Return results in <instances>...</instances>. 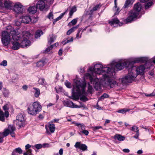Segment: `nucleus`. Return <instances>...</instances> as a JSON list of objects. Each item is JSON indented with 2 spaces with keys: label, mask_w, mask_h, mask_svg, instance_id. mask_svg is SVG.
Returning a JSON list of instances; mask_svg holds the SVG:
<instances>
[{
  "label": "nucleus",
  "mask_w": 155,
  "mask_h": 155,
  "mask_svg": "<svg viewBox=\"0 0 155 155\" xmlns=\"http://www.w3.org/2000/svg\"><path fill=\"white\" fill-rule=\"evenodd\" d=\"M102 127L101 126H95L93 127L94 130H97L100 128H101Z\"/></svg>",
  "instance_id": "obj_61"
},
{
  "label": "nucleus",
  "mask_w": 155,
  "mask_h": 155,
  "mask_svg": "<svg viewBox=\"0 0 155 155\" xmlns=\"http://www.w3.org/2000/svg\"><path fill=\"white\" fill-rule=\"evenodd\" d=\"M22 38L26 39H29L32 35L28 31H26L22 33Z\"/></svg>",
  "instance_id": "obj_23"
},
{
  "label": "nucleus",
  "mask_w": 155,
  "mask_h": 155,
  "mask_svg": "<svg viewBox=\"0 0 155 155\" xmlns=\"http://www.w3.org/2000/svg\"><path fill=\"white\" fill-rule=\"evenodd\" d=\"M77 19H74L72 20L68 24V25H75L77 23Z\"/></svg>",
  "instance_id": "obj_41"
},
{
  "label": "nucleus",
  "mask_w": 155,
  "mask_h": 155,
  "mask_svg": "<svg viewBox=\"0 0 155 155\" xmlns=\"http://www.w3.org/2000/svg\"><path fill=\"white\" fill-rule=\"evenodd\" d=\"M81 101H85L88 100V99L85 96L83 95L80 98Z\"/></svg>",
  "instance_id": "obj_45"
},
{
  "label": "nucleus",
  "mask_w": 155,
  "mask_h": 155,
  "mask_svg": "<svg viewBox=\"0 0 155 155\" xmlns=\"http://www.w3.org/2000/svg\"><path fill=\"white\" fill-rule=\"evenodd\" d=\"M73 40V37H68V38L66 39V40H64L65 43L64 44V45H65V44L70 42L72 41Z\"/></svg>",
  "instance_id": "obj_40"
},
{
  "label": "nucleus",
  "mask_w": 155,
  "mask_h": 155,
  "mask_svg": "<svg viewBox=\"0 0 155 155\" xmlns=\"http://www.w3.org/2000/svg\"><path fill=\"white\" fill-rule=\"evenodd\" d=\"M77 10V9L76 8V7L74 6L73 7L71 10H70L69 15V18H71L72 15H73L74 12H75Z\"/></svg>",
  "instance_id": "obj_32"
},
{
  "label": "nucleus",
  "mask_w": 155,
  "mask_h": 155,
  "mask_svg": "<svg viewBox=\"0 0 155 155\" xmlns=\"http://www.w3.org/2000/svg\"><path fill=\"white\" fill-rule=\"evenodd\" d=\"M35 91L34 94L35 96L36 97H38L40 94V90L39 89L35 87L33 88Z\"/></svg>",
  "instance_id": "obj_35"
},
{
  "label": "nucleus",
  "mask_w": 155,
  "mask_h": 155,
  "mask_svg": "<svg viewBox=\"0 0 155 155\" xmlns=\"http://www.w3.org/2000/svg\"><path fill=\"white\" fill-rule=\"evenodd\" d=\"M42 106L38 102H34L32 104L29 105L28 108V114L35 115L38 114L41 111Z\"/></svg>",
  "instance_id": "obj_4"
},
{
  "label": "nucleus",
  "mask_w": 155,
  "mask_h": 155,
  "mask_svg": "<svg viewBox=\"0 0 155 155\" xmlns=\"http://www.w3.org/2000/svg\"><path fill=\"white\" fill-rule=\"evenodd\" d=\"M59 153L60 155H62L63 154V150L62 148H61L60 149Z\"/></svg>",
  "instance_id": "obj_64"
},
{
  "label": "nucleus",
  "mask_w": 155,
  "mask_h": 155,
  "mask_svg": "<svg viewBox=\"0 0 155 155\" xmlns=\"http://www.w3.org/2000/svg\"><path fill=\"white\" fill-rule=\"evenodd\" d=\"M7 31H3L2 34V42L3 44L5 46L8 45L11 41V37L9 31L10 29H8L7 28Z\"/></svg>",
  "instance_id": "obj_6"
},
{
  "label": "nucleus",
  "mask_w": 155,
  "mask_h": 155,
  "mask_svg": "<svg viewBox=\"0 0 155 155\" xmlns=\"http://www.w3.org/2000/svg\"><path fill=\"white\" fill-rule=\"evenodd\" d=\"M35 148L37 149H39L42 147V145L41 144H38L35 145Z\"/></svg>",
  "instance_id": "obj_52"
},
{
  "label": "nucleus",
  "mask_w": 155,
  "mask_h": 155,
  "mask_svg": "<svg viewBox=\"0 0 155 155\" xmlns=\"http://www.w3.org/2000/svg\"><path fill=\"white\" fill-rule=\"evenodd\" d=\"M63 49L62 48H61L58 51V54L60 56H61L62 54Z\"/></svg>",
  "instance_id": "obj_59"
},
{
  "label": "nucleus",
  "mask_w": 155,
  "mask_h": 155,
  "mask_svg": "<svg viewBox=\"0 0 155 155\" xmlns=\"http://www.w3.org/2000/svg\"><path fill=\"white\" fill-rule=\"evenodd\" d=\"M45 64L44 60H41L38 61L37 63V66L38 67H43Z\"/></svg>",
  "instance_id": "obj_34"
},
{
  "label": "nucleus",
  "mask_w": 155,
  "mask_h": 155,
  "mask_svg": "<svg viewBox=\"0 0 155 155\" xmlns=\"http://www.w3.org/2000/svg\"><path fill=\"white\" fill-rule=\"evenodd\" d=\"M78 25H77L76 26L73 27L72 28L68 30L67 32V35H69L71 33L73 32L75 29L78 28Z\"/></svg>",
  "instance_id": "obj_33"
},
{
  "label": "nucleus",
  "mask_w": 155,
  "mask_h": 155,
  "mask_svg": "<svg viewBox=\"0 0 155 155\" xmlns=\"http://www.w3.org/2000/svg\"><path fill=\"white\" fill-rule=\"evenodd\" d=\"M130 109H122L121 110H119L117 111V112L119 113H121L122 114H124L127 111H129Z\"/></svg>",
  "instance_id": "obj_38"
},
{
  "label": "nucleus",
  "mask_w": 155,
  "mask_h": 155,
  "mask_svg": "<svg viewBox=\"0 0 155 155\" xmlns=\"http://www.w3.org/2000/svg\"><path fill=\"white\" fill-rule=\"evenodd\" d=\"M74 146L76 148H78L83 151L87 150V147L85 144L81 143L80 142H77L76 143Z\"/></svg>",
  "instance_id": "obj_15"
},
{
  "label": "nucleus",
  "mask_w": 155,
  "mask_h": 155,
  "mask_svg": "<svg viewBox=\"0 0 155 155\" xmlns=\"http://www.w3.org/2000/svg\"><path fill=\"white\" fill-rule=\"evenodd\" d=\"M76 126H78L79 128H81L80 132L84 134L85 135L87 136L89 134V132L87 130H85L86 126L83 123H75Z\"/></svg>",
  "instance_id": "obj_13"
},
{
  "label": "nucleus",
  "mask_w": 155,
  "mask_h": 155,
  "mask_svg": "<svg viewBox=\"0 0 155 155\" xmlns=\"http://www.w3.org/2000/svg\"><path fill=\"white\" fill-rule=\"evenodd\" d=\"M45 79L43 78H39L38 80V84H40L43 85L45 84Z\"/></svg>",
  "instance_id": "obj_43"
},
{
  "label": "nucleus",
  "mask_w": 155,
  "mask_h": 155,
  "mask_svg": "<svg viewBox=\"0 0 155 155\" xmlns=\"http://www.w3.org/2000/svg\"><path fill=\"white\" fill-rule=\"evenodd\" d=\"M139 14V13L135 10H130L128 14L127 17L124 20V22L126 24L132 22L137 18Z\"/></svg>",
  "instance_id": "obj_7"
},
{
  "label": "nucleus",
  "mask_w": 155,
  "mask_h": 155,
  "mask_svg": "<svg viewBox=\"0 0 155 155\" xmlns=\"http://www.w3.org/2000/svg\"><path fill=\"white\" fill-rule=\"evenodd\" d=\"M82 29V28H80L79 30L78 31L77 34L76 35V38L77 39H78L81 38L82 33L81 34H80V33Z\"/></svg>",
  "instance_id": "obj_47"
},
{
  "label": "nucleus",
  "mask_w": 155,
  "mask_h": 155,
  "mask_svg": "<svg viewBox=\"0 0 155 155\" xmlns=\"http://www.w3.org/2000/svg\"><path fill=\"white\" fill-rule=\"evenodd\" d=\"M133 62L129 61H126L124 62H120L116 64H111L110 65L111 68V72L112 76H113L112 72L115 69L120 70L123 69L124 67H126L128 70L129 68H131Z\"/></svg>",
  "instance_id": "obj_3"
},
{
  "label": "nucleus",
  "mask_w": 155,
  "mask_h": 155,
  "mask_svg": "<svg viewBox=\"0 0 155 155\" xmlns=\"http://www.w3.org/2000/svg\"><path fill=\"white\" fill-rule=\"evenodd\" d=\"M147 59L144 58H137L135 59L134 61H132L133 62L132 66L134 63L141 62L143 63H146L147 61Z\"/></svg>",
  "instance_id": "obj_18"
},
{
  "label": "nucleus",
  "mask_w": 155,
  "mask_h": 155,
  "mask_svg": "<svg viewBox=\"0 0 155 155\" xmlns=\"http://www.w3.org/2000/svg\"><path fill=\"white\" fill-rule=\"evenodd\" d=\"M131 130L133 131H135V132L136 131H139L138 127L136 126H134L132 127L131 129Z\"/></svg>",
  "instance_id": "obj_49"
},
{
  "label": "nucleus",
  "mask_w": 155,
  "mask_h": 155,
  "mask_svg": "<svg viewBox=\"0 0 155 155\" xmlns=\"http://www.w3.org/2000/svg\"><path fill=\"white\" fill-rule=\"evenodd\" d=\"M25 7L22 5L20 3L17 2L14 5L13 9L14 11L17 13H22L24 12Z\"/></svg>",
  "instance_id": "obj_10"
},
{
  "label": "nucleus",
  "mask_w": 155,
  "mask_h": 155,
  "mask_svg": "<svg viewBox=\"0 0 155 155\" xmlns=\"http://www.w3.org/2000/svg\"><path fill=\"white\" fill-rule=\"evenodd\" d=\"M88 87L87 91L91 93L92 92V89H93L92 87L91 86L90 84L89 83H88Z\"/></svg>",
  "instance_id": "obj_51"
},
{
  "label": "nucleus",
  "mask_w": 155,
  "mask_h": 155,
  "mask_svg": "<svg viewBox=\"0 0 155 155\" xmlns=\"http://www.w3.org/2000/svg\"><path fill=\"white\" fill-rule=\"evenodd\" d=\"M5 114L6 117H8L9 113L8 111L5 110Z\"/></svg>",
  "instance_id": "obj_63"
},
{
  "label": "nucleus",
  "mask_w": 155,
  "mask_h": 155,
  "mask_svg": "<svg viewBox=\"0 0 155 155\" xmlns=\"http://www.w3.org/2000/svg\"><path fill=\"white\" fill-rule=\"evenodd\" d=\"M94 71L97 74H102L105 83L110 88H113L117 85L116 82L114 80H111L110 78L112 77L111 69L109 67H103L100 64H96L95 65Z\"/></svg>",
  "instance_id": "obj_1"
},
{
  "label": "nucleus",
  "mask_w": 155,
  "mask_h": 155,
  "mask_svg": "<svg viewBox=\"0 0 155 155\" xmlns=\"http://www.w3.org/2000/svg\"><path fill=\"white\" fill-rule=\"evenodd\" d=\"M114 138L115 139H117L119 141H123L125 139V137L124 136L119 134H116L114 136Z\"/></svg>",
  "instance_id": "obj_28"
},
{
  "label": "nucleus",
  "mask_w": 155,
  "mask_h": 155,
  "mask_svg": "<svg viewBox=\"0 0 155 155\" xmlns=\"http://www.w3.org/2000/svg\"><path fill=\"white\" fill-rule=\"evenodd\" d=\"M5 117L4 113L0 110V120L2 121H5Z\"/></svg>",
  "instance_id": "obj_37"
},
{
  "label": "nucleus",
  "mask_w": 155,
  "mask_h": 155,
  "mask_svg": "<svg viewBox=\"0 0 155 155\" xmlns=\"http://www.w3.org/2000/svg\"><path fill=\"white\" fill-rule=\"evenodd\" d=\"M21 42L20 44L21 47L23 48L30 46L31 45V43L30 41L28 39L21 38Z\"/></svg>",
  "instance_id": "obj_14"
},
{
  "label": "nucleus",
  "mask_w": 155,
  "mask_h": 155,
  "mask_svg": "<svg viewBox=\"0 0 155 155\" xmlns=\"http://www.w3.org/2000/svg\"><path fill=\"white\" fill-rule=\"evenodd\" d=\"M31 21V19L28 16L23 17L21 20V23L26 24H28Z\"/></svg>",
  "instance_id": "obj_21"
},
{
  "label": "nucleus",
  "mask_w": 155,
  "mask_h": 155,
  "mask_svg": "<svg viewBox=\"0 0 155 155\" xmlns=\"http://www.w3.org/2000/svg\"><path fill=\"white\" fill-rule=\"evenodd\" d=\"M56 38V36L53 34H50L49 35V38H48V43L51 44L53 43Z\"/></svg>",
  "instance_id": "obj_19"
},
{
  "label": "nucleus",
  "mask_w": 155,
  "mask_h": 155,
  "mask_svg": "<svg viewBox=\"0 0 155 155\" xmlns=\"http://www.w3.org/2000/svg\"><path fill=\"white\" fill-rule=\"evenodd\" d=\"M31 147V145L29 144H27L25 146L26 150L29 149Z\"/></svg>",
  "instance_id": "obj_62"
},
{
  "label": "nucleus",
  "mask_w": 155,
  "mask_h": 155,
  "mask_svg": "<svg viewBox=\"0 0 155 155\" xmlns=\"http://www.w3.org/2000/svg\"><path fill=\"white\" fill-rule=\"evenodd\" d=\"M13 46L12 48L13 50H17L21 47L20 44L19 43L14 42L12 43Z\"/></svg>",
  "instance_id": "obj_26"
},
{
  "label": "nucleus",
  "mask_w": 155,
  "mask_h": 155,
  "mask_svg": "<svg viewBox=\"0 0 155 155\" xmlns=\"http://www.w3.org/2000/svg\"><path fill=\"white\" fill-rule=\"evenodd\" d=\"M86 87V83L84 81H78L76 83V85L74 87V91H76V93L79 95L86 94V92L85 89Z\"/></svg>",
  "instance_id": "obj_5"
},
{
  "label": "nucleus",
  "mask_w": 155,
  "mask_h": 155,
  "mask_svg": "<svg viewBox=\"0 0 155 155\" xmlns=\"http://www.w3.org/2000/svg\"><path fill=\"white\" fill-rule=\"evenodd\" d=\"M66 105L69 107H71L72 108H80V107L78 106L75 105L74 103L71 101H67L65 102Z\"/></svg>",
  "instance_id": "obj_22"
},
{
  "label": "nucleus",
  "mask_w": 155,
  "mask_h": 155,
  "mask_svg": "<svg viewBox=\"0 0 155 155\" xmlns=\"http://www.w3.org/2000/svg\"><path fill=\"white\" fill-rule=\"evenodd\" d=\"M37 9L38 8L37 7L35 6H30L28 9V11L30 14H33L36 13Z\"/></svg>",
  "instance_id": "obj_24"
},
{
  "label": "nucleus",
  "mask_w": 155,
  "mask_h": 155,
  "mask_svg": "<svg viewBox=\"0 0 155 155\" xmlns=\"http://www.w3.org/2000/svg\"><path fill=\"white\" fill-rule=\"evenodd\" d=\"M46 132L48 134H50V132L53 133L55 130V126L54 124H49L48 126H45Z\"/></svg>",
  "instance_id": "obj_16"
},
{
  "label": "nucleus",
  "mask_w": 155,
  "mask_h": 155,
  "mask_svg": "<svg viewBox=\"0 0 155 155\" xmlns=\"http://www.w3.org/2000/svg\"><path fill=\"white\" fill-rule=\"evenodd\" d=\"M145 69L143 65L139 66H133L131 68L128 69V74L121 79L122 83L124 84L131 83L134 78L143 72Z\"/></svg>",
  "instance_id": "obj_2"
},
{
  "label": "nucleus",
  "mask_w": 155,
  "mask_h": 155,
  "mask_svg": "<svg viewBox=\"0 0 155 155\" xmlns=\"http://www.w3.org/2000/svg\"><path fill=\"white\" fill-rule=\"evenodd\" d=\"M24 118L23 115L21 113L19 114L16 117V124L20 127L23 126L24 124Z\"/></svg>",
  "instance_id": "obj_11"
},
{
  "label": "nucleus",
  "mask_w": 155,
  "mask_h": 155,
  "mask_svg": "<svg viewBox=\"0 0 155 155\" xmlns=\"http://www.w3.org/2000/svg\"><path fill=\"white\" fill-rule=\"evenodd\" d=\"M136 134L135 136H134V137L135 138L137 139L138 138L139 135V131H136Z\"/></svg>",
  "instance_id": "obj_60"
},
{
  "label": "nucleus",
  "mask_w": 155,
  "mask_h": 155,
  "mask_svg": "<svg viewBox=\"0 0 155 155\" xmlns=\"http://www.w3.org/2000/svg\"><path fill=\"white\" fill-rule=\"evenodd\" d=\"M145 96L147 97H153L155 96V93L153 92L152 93L150 94H146Z\"/></svg>",
  "instance_id": "obj_56"
},
{
  "label": "nucleus",
  "mask_w": 155,
  "mask_h": 155,
  "mask_svg": "<svg viewBox=\"0 0 155 155\" xmlns=\"http://www.w3.org/2000/svg\"><path fill=\"white\" fill-rule=\"evenodd\" d=\"M3 94L5 97H7L8 96L9 92L8 90L6 88H4Z\"/></svg>",
  "instance_id": "obj_36"
},
{
  "label": "nucleus",
  "mask_w": 155,
  "mask_h": 155,
  "mask_svg": "<svg viewBox=\"0 0 155 155\" xmlns=\"http://www.w3.org/2000/svg\"><path fill=\"white\" fill-rule=\"evenodd\" d=\"M27 153L28 155H31L33 154L31 153L32 150L31 149H29L28 150H27Z\"/></svg>",
  "instance_id": "obj_58"
},
{
  "label": "nucleus",
  "mask_w": 155,
  "mask_h": 155,
  "mask_svg": "<svg viewBox=\"0 0 155 155\" xmlns=\"http://www.w3.org/2000/svg\"><path fill=\"white\" fill-rule=\"evenodd\" d=\"M108 97L109 96L107 94L104 93L99 98V100H104L105 98H108Z\"/></svg>",
  "instance_id": "obj_42"
},
{
  "label": "nucleus",
  "mask_w": 155,
  "mask_h": 155,
  "mask_svg": "<svg viewBox=\"0 0 155 155\" xmlns=\"http://www.w3.org/2000/svg\"><path fill=\"white\" fill-rule=\"evenodd\" d=\"M66 10L65 12L62 13L56 19H55L53 20V24H55L56 22L60 20L64 16L66 12H67Z\"/></svg>",
  "instance_id": "obj_30"
},
{
  "label": "nucleus",
  "mask_w": 155,
  "mask_h": 155,
  "mask_svg": "<svg viewBox=\"0 0 155 155\" xmlns=\"http://www.w3.org/2000/svg\"><path fill=\"white\" fill-rule=\"evenodd\" d=\"M4 5L5 8L11 9H12V2L9 1H5L4 2Z\"/></svg>",
  "instance_id": "obj_25"
},
{
  "label": "nucleus",
  "mask_w": 155,
  "mask_h": 155,
  "mask_svg": "<svg viewBox=\"0 0 155 155\" xmlns=\"http://www.w3.org/2000/svg\"><path fill=\"white\" fill-rule=\"evenodd\" d=\"M153 4V2H150L147 3V4L145 5V8L146 9H148L150 8Z\"/></svg>",
  "instance_id": "obj_46"
},
{
  "label": "nucleus",
  "mask_w": 155,
  "mask_h": 155,
  "mask_svg": "<svg viewBox=\"0 0 155 155\" xmlns=\"http://www.w3.org/2000/svg\"><path fill=\"white\" fill-rule=\"evenodd\" d=\"M65 84L66 86L69 88L71 87V84L69 82H66L65 83Z\"/></svg>",
  "instance_id": "obj_57"
},
{
  "label": "nucleus",
  "mask_w": 155,
  "mask_h": 155,
  "mask_svg": "<svg viewBox=\"0 0 155 155\" xmlns=\"http://www.w3.org/2000/svg\"><path fill=\"white\" fill-rule=\"evenodd\" d=\"M14 150L16 153H18L20 154H21L22 153V150L20 147L16 148Z\"/></svg>",
  "instance_id": "obj_44"
},
{
  "label": "nucleus",
  "mask_w": 155,
  "mask_h": 155,
  "mask_svg": "<svg viewBox=\"0 0 155 155\" xmlns=\"http://www.w3.org/2000/svg\"><path fill=\"white\" fill-rule=\"evenodd\" d=\"M7 65V61L6 60H3L0 63V65L4 67L6 66Z\"/></svg>",
  "instance_id": "obj_48"
},
{
  "label": "nucleus",
  "mask_w": 155,
  "mask_h": 155,
  "mask_svg": "<svg viewBox=\"0 0 155 155\" xmlns=\"http://www.w3.org/2000/svg\"><path fill=\"white\" fill-rule=\"evenodd\" d=\"M43 0L38 1L36 4V7L38 9L41 10L45 9L46 11L48 10L49 7L47 5H45V2Z\"/></svg>",
  "instance_id": "obj_12"
},
{
  "label": "nucleus",
  "mask_w": 155,
  "mask_h": 155,
  "mask_svg": "<svg viewBox=\"0 0 155 155\" xmlns=\"http://www.w3.org/2000/svg\"><path fill=\"white\" fill-rule=\"evenodd\" d=\"M43 34V31L41 30H38L35 33V37L36 38H39Z\"/></svg>",
  "instance_id": "obj_29"
},
{
  "label": "nucleus",
  "mask_w": 155,
  "mask_h": 155,
  "mask_svg": "<svg viewBox=\"0 0 155 155\" xmlns=\"http://www.w3.org/2000/svg\"><path fill=\"white\" fill-rule=\"evenodd\" d=\"M53 47L52 45H51L50 46L47 48L45 50V52H48L49 51L51 50L53 48Z\"/></svg>",
  "instance_id": "obj_53"
},
{
  "label": "nucleus",
  "mask_w": 155,
  "mask_h": 155,
  "mask_svg": "<svg viewBox=\"0 0 155 155\" xmlns=\"http://www.w3.org/2000/svg\"><path fill=\"white\" fill-rule=\"evenodd\" d=\"M86 76L89 77L91 83L93 84L95 89L98 90L101 88V84L98 78L93 79L92 76L89 74H86Z\"/></svg>",
  "instance_id": "obj_8"
},
{
  "label": "nucleus",
  "mask_w": 155,
  "mask_h": 155,
  "mask_svg": "<svg viewBox=\"0 0 155 155\" xmlns=\"http://www.w3.org/2000/svg\"><path fill=\"white\" fill-rule=\"evenodd\" d=\"M141 9V5L140 3L137 2L134 5L133 10L137 12H138V13H139Z\"/></svg>",
  "instance_id": "obj_20"
},
{
  "label": "nucleus",
  "mask_w": 155,
  "mask_h": 155,
  "mask_svg": "<svg viewBox=\"0 0 155 155\" xmlns=\"http://www.w3.org/2000/svg\"><path fill=\"white\" fill-rule=\"evenodd\" d=\"M10 132V130L8 129H5L4 131L2 133V134L4 137L7 136Z\"/></svg>",
  "instance_id": "obj_39"
},
{
  "label": "nucleus",
  "mask_w": 155,
  "mask_h": 155,
  "mask_svg": "<svg viewBox=\"0 0 155 155\" xmlns=\"http://www.w3.org/2000/svg\"><path fill=\"white\" fill-rule=\"evenodd\" d=\"M8 29H10L9 32L10 34L12 36V38L15 41H18L21 38L20 37V35L18 31H15L13 28L12 26H8L7 27Z\"/></svg>",
  "instance_id": "obj_9"
},
{
  "label": "nucleus",
  "mask_w": 155,
  "mask_h": 155,
  "mask_svg": "<svg viewBox=\"0 0 155 155\" xmlns=\"http://www.w3.org/2000/svg\"><path fill=\"white\" fill-rule=\"evenodd\" d=\"M134 0H126L124 8H128L129 5H131L134 2Z\"/></svg>",
  "instance_id": "obj_27"
},
{
  "label": "nucleus",
  "mask_w": 155,
  "mask_h": 155,
  "mask_svg": "<svg viewBox=\"0 0 155 155\" xmlns=\"http://www.w3.org/2000/svg\"><path fill=\"white\" fill-rule=\"evenodd\" d=\"M56 92L58 93L61 92L62 88L61 87H59L58 88H55Z\"/></svg>",
  "instance_id": "obj_55"
},
{
  "label": "nucleus",
  "mask_w": 155,
  "mask_h": 155,
  "mask_svg": "<svg viewBox=\"0 0 155 155\" xmlns=\"http://www.w3.org/2000/svg\"><path fill=\"white\" fill-rule=\"evenodd\" d=\"M101 7V5L100 4H97L90 11V12L91 14H92L94 11H96L98 9L100 8Z\"/></svg>",
  "instance_id": "obj_31"
},
{
  "label": "nucleus",
  "mask_w": 155,
  "mask_h": 155,
  "mask_svg": "<svg viewBox=\"0 0 155 155\" xmlns=\"http://www.w3.org/2000/svg\"><path fill=\"white\" fill-rule=\"evenodd\" d=\"M109 23L112 26H114V25L118 24L119 26L122 25L123 23L120 22L119 21L117 18L112 19L110 21H109Z\"/></svg>",
  "instance_id": "obj_17"
},
{
  "label": "nucleus",
  "mask_w": 155,
  "mask_h": 155,
  "mask_svg": "<svg viewBox=\"0 0 155 155\" xmlns=\"http://www.w3.org/2000/svg\"><path fill=\"white\" fill-rule=\"evenodd\" d=\"M10 131L11 132H14L15 130V127L13 126H10L9 127Z\"/></svg>",
  "instance_id": "obj_54"
},
{
  "label": "nucleus",
  "mask_w": 155,
  "mask_h": 155,
  "mask_svg": "<svg viewBox=\"0 0 155 155\" xmlns=\"http://www.w3.org/2000/svg\"><path fill=\"white\" fill-rule=\"evenodd\" d=\"M48 18L50 20L53 18V15L52 12H50L48 16Z\"/></svg>",
  "instance_id": "obj_50"
}]
</instances>
